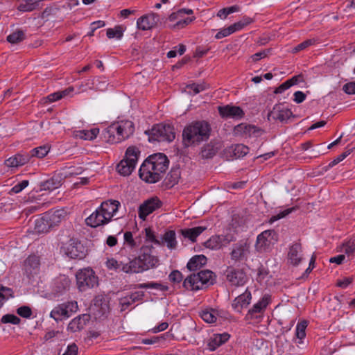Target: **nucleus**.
<instances>
[{
  "label": "nucleus",
  "mask_w": 355,
  "mask_h": 355,
  "mask_svg": "<svg viewBox=\"0 0 355 355\" xmlns=\"http://www.w3.org/2000/svg\"><path fill=\"white\" fill-rule=\"evenodd\" d=\"M168 167V159L162 153L154 154L148 157L139 168V177L148 183L159 182Z\"/></svg>",
  "instance_id": "1"
},
{
  "label": "nucleus",
  "mask_w": 355,
  "mask_h": 355,
  "mask_svg": "<svg viewBox=\"0 0 355 355\" xmlns=\"http://www.w3.org/2000/svg\"><path fill=\"white\" fill-rule=\"evenodd\" d=\"M153 250L152 245H143L138 257L123 265V272L140 273L155 268L159 263V259L153 254Z\"/></svg>",
  "instance_id": "2"
},
{
  "label": "nucleus",
  "mask_w": 355,
  "mask_h": 355,
  "mask_svg": "<svg viewBox=\"0 0 355 355\" xmlns=\"http://www.w3.org/2000/svg\"><path fill=\"white\" fill-rule=\"evenodd\" d=\"M209 125L204 121H196L186 126L182 132L183 144L186 147L198 145L207 140L210 134Z\"/></svg>",
  "instance_id": "3"
},
{
  "label": "nucleus",
  "mask_w": 355,
  "mask_h": 355,
  "mask_svg": "<svg viewBox=\"0 0 355 355\" xmlns=\"http://www.w3.org/2000/svg\"><path fill=\"white\" fill-rule=\"evenodd\" d=\"M135 125L132 121L121 120L112 123L104 132L105 140L111 144H117L128 139L134 134Z\"/></svg>",
  "instance_id": "4"
},
{
  "label": "nucleus",
  "mask_w": 355,
  "mask_h": 355,
  "mask_svg": "<svg viewBox=\"0 0 355 355\" xmlns=\"http://www.w3.org/2000/svg\"><path fill=\"white\" fill-rule=\"evenodd\" d=\"M214 280V273L209 270H204L189 275L184 280L183 286L187 290L198 291L213 284Z\"/></svg>",
  "instance_id": "5"
},
{
  "label": "nucleus",
  "mask_w": 355,
  "mask_h": 355,
  "mask_svg": "<svg viewBox=\"0 0 355 355\" xmlns=\"http://www.w3.org/2000/svg\"><path fill=\"white\" fill-rule=\"evenodd\" d=\"M140 151L135 146H130L127 148L125 158L117 165L118 172L123 175H130L135 169L138 161Z\"/></svg>",
  "instance_id": "6"
},
{
  "label": "nucleus",
  "mask_w": 355,
  "mask_h": 355,
  "mask_svg": "<svg viewBox=\"0 0 355 355\" xmlns=\"http://www.w3.org/2000/svg\"><path fill=\"white\" fill-rule=\"evenodd\" d=\"M149 141H172L175 139L173 128L170 125L157 124L151 130L145 132Z\"/></svg>",
  "instance_id": "7"
},
{
  "label": "nucleus",
  "mask_w": 355,
  "mask_h": 355,
  "mask_svg": "<svg viewBox=\"0 0 355 355\" xmlns=\"http://www.w3.org/2000/svg\"><path fill=\"white\" fill-rule=\"evenodd\" d=\"M77 285L80 291L94 288L98 285V278L90 268L80 270L76 273Z\"/></svg>",
  "instance_id": "8"
},
{
  "label": "nucleus",
  "mask_w": 355,
  "mask_h": 355,
  "mask_svg": "<svg viewBox=\"0 0 355 355\" xmlns=\"http://www.w3.org/2000/svg\"><path fill=\"white\" fill-rule=\"evenodd\" d=\"M250 254V243L248 241H240L233 245L230 256L234 263H241L247 261Z\"/></svg>",
  "instance_id": "9"
},
{
  "label": "nucleus",
  "mask_w": 355,
  "mask_h": 355,
  "mask_svg": "<svg viewBox=\"0 0 355 355\" xmlns=\"http://www.w3.org/2000/svg\"><path fill=\"white\" fill-rule=\"evenodd\" d=\"M78 303L76 301L67 302L55 306L50 313L51 318L55 320H62L63 318H68L72 313L77 311Z\"/></svg>",
  "instance_id": "10"
},
{
  "label": "nucleus",
  "mask_w": 355,
  "mask_h": 355,
  "mask_svg": "<svg viewBox=\"0 0 355 355\" xmlns=\"http://www.w3.org/2000/svg\"><path fill=\"white\" fill-rule=\"evenodd\" d=\"M277 241V235L274 230H266L257 236L256 249L259 252H264Z\"/></svg>",
  "instance_id": "11"
},
{
  "label": "nucleus",
  "mask_w": 355,
  "mask_h": 355,
  "mask_svg": "<svg viewBox=\"0 0 355 355\" xmlns=\"http://www.w3.org/2000/svg\"><path fill=\"white\" fill-rule=\"evenodd\" d=\"M268 121H279L286 123L291 117H295L291 110L282 104H276L268 114Z\"/></svg>",
  "instance_id": "12"
},
{
  "label": "nucleus",
  "mask_w": 355,
  "mask_h": 355,
  "mask_svg": "<svg viewBox=\"0 0 355 355\" xmlns=\"http://www.w3.org/2000/svg\"><path fill=\"white\" fill-rule=\"evenodd\" d=\"M64 253L71 259H83L85 255V249L83 245L75 240L71 239L62 248Z\"/></svg>",
  "instance_id": "13"
},
{
  "label": "nucleus",
  "mask_w": 355,
  "mask_h": 355,
  "mask_svg": "<svg viewBox=\"0 0 355 355\" xmlns=\"http://www.w3.org/2000/svg\"><path fill=\"white\" fill-rule=\"evenodd\" d=\"M225 275L227 280L233 286H243L247 280V276L242 270L232 267L227 268Z\"/></svg>",
  "instance_id": "14"
},
{
  "label": "nucleus",
  "mask_w": 355,
  "mask_h": 355,
  "mask_svg": "<svg viewBox=\"0 0 355 355\" xmlns=\"http://www.w3.org/2000/svg\"><path fill=\"white\" fill-rule=\"evenodd\" d=\"M161 205L162 202L158 198H151L146 200L139 207V217L144 220L147 216L159 209Z\"/></svg>",
  "instance_id": "15"
},
{
  "label": "nucleus",
  "mask_w": 355,
  "mask_h": 355,
  "mask_svg": "<svg viewBox=\"0 0 355 355\" xmlns=\"http://www.w3.org/2000/svg\"><path fill=\"white\" fill-rule=\"evenodd\" d=\"M269 304V297H263L258 302L249 309L245 318L247 320L259 319Z\"/></svg>",
  "instance_id": "16"
},
{
  "label": "nucleus",
  "mask_w": 355,
  "mask_h": 355,
  "mask_svg": "<svg viewBox=\"0 0 355 355\" xmlns=\"http://www.w3.org/2000/svg\"><path fill=\"white\" fill-rule=\"evenodd\" d=\"M159 20V15L156 13H150L139 17L137 21L139 29L147 31L154 28Z\"/></svg>",
  "instance_id": "17"
},
{
  "label": "nucleus",
  "mask_w": 355,
  "mask_h": 355,
  "mask_svg": "<svg viewBox=\"0 0 355 355\" xmlns=\"http://www.w3.org/2000/svg\"><path fill=\"white\" fill-rule=\"evenodd\" d=\"M234 133L237 135L244 137H259L262 133V130L252 125L241 123L234 128Z\"/></svg>",
  "instance_id": "18"
},
{
  "label": "nucleus",
  "mask_w": 355,
  "mask_h": 355,
  "mask_svg": "<svg viewBox=\"0 0 355 355\" xmlns=\"http://www.w3.org/2000/svg\"><path fill=\"white\" fill-rule=\"evenodd\" d=\"M303 260L302 245L300 243H295L290 248L288 252V261L290 264L296 266Z\"/></svg>",
  "instance_id": "19"
},
{
  "label": "nucleus",
  "mask_w": 355,
  "mask_h": 355,
  "mask_svg": "<svg viewBox=\"0 0 355 355\" xmlns=\"http://www.w3.org/2000/svg\"><path fill=\"white\" fill-rule=\"evenodd\" d=\"M218 112L223 118L241 119L244 116L243 110L238 106L229 105L220 106Z\"/></svg>",
  "instance_id": "20"
},
{
  "label": "nucleus",
  "mask_w": 355,
  "mask_h": 355,
  "mask_svg": "<svg viewBox=\"0 0 355 355\" xmlns=\"http://www.w3.org/2000/svg\"><path fill=\"white\" fill-rule=\"evenodd\" d=\"M85 222L87 225L96 227L108 223L110 220L98 208L86 218Z\"/></svg>",
  "instance_id": "21"
},
{
  "label": "nucleus",
  "mask_w": 355,
  "mask_h": 355,
  "mask_svg": "<svg viewBox=\"0 0 355 355\" xmlns=\"http://www.w3.org/2000/svg\"><path fill=\"white\" fill-rule=\"evenodd\" d=\"M31 155L28 153H17L15 155L6 159L4 164L8 168H17L29 162Z\"/></svg>",
  "instance_id": "22"
},
{
  "label": "nucleus",
  "mask_w": 355,
  "mask_h": 355,
  "mask_svg": "<svg viewBox=\"0 0 355 355\" xmlns=\"http://www.w3.org/2000/svg\"><path fill=\"white\" fill-rule=\"evenodd\" d=\"M251 293L246 290L243 293L236 297L233 301L232 308L237 312H241L243 308L248 306L251 301Z\"/></svg>",
  "instance_id": "23"
},
{
  "label": "nucleus",
  "mask_w": 355,
  "mask_h": 355,
  "mask_svg": "<svg viewBox=\"0 0 355 355\" xmlns=\"http://www.w3.org/2000/svg\"><path fill=\"white\" fill-rule=\"evenodd\" d=\"M223 147V143L219 140L211 141L205 145L202 151L201 155L203 158L213 157Z\"/></svg>",
  "instance_id": "24"
},
{
  "label": "nucleus",
  "mask_w": 355,
  "mask_h": 355,
  "mask_svg": "<svg viewBox=\"0 0 355 355\" xmlns=\"http://www.w3.org/2000/svg\"><path fill=\"white\" fill-rule=\"evenodd\" d=\"M120 202L117 200H107L101 203L100 209L107 218L110 221L112 218L114 216L118 211Z\"/></svg>",
  "instance_id": "25"
},
{
  "label": "nucleus",
  "mask_w": 355,
  "mask_h": 355,
  "mask_svg": "<svg viewBox=\"0 0 355 355\" xmlns=\"http://www.w3.org/2000/svg\"><path fill=\"white\" fill-rule=\"evenodd\" d=\"M40 266V257L35 254H31L26 258L24 261V268L26 273L29 275L38 272Z\"/></svg>",
  "instance_id": "26"
},
{
  "label": "nucleus",
  "mask_w": 355,
  "mask_h": 355,
  "mask_svg": "<svg viewBox=\"0 0 355 355\" xmlns=\"http://www.w3.org/2000/svg\"><path fill=\"white\" fill-rule=\"evenodd\" d=\"M45 218L49 223L51 227L58 225L66 216V211L64 209L51 210L45 214Z\"/></svg>",
  "instance_id": "27"
},
{
  "label": "nucleus",
  "mask_w": 355,
  "mask_h": 355,
  "mask_svg": "<svg viewBox=\"0 0 355 355\" xmlns=\"http://www.w3.org/2000/svg\"><path fill=\"white\" fill-rule=\"evenodd\" d=\"M144 293L143 291H135L130 295L120 299V304L122 309H125L133 303L143 299Z\"/></svg>",
  "instance_id": "28"
},
{
  "label": "nucleus",
  "mask_w": 355,
  "mask_h": 355,
  "mask_svg": "<svg viewBox=\"0 0 355 355\" xmlns=\"http://www.w3.org/2000/svg\"><path fill=\"white\" fill-rule=\"evenodd\" d=\"M89 315L83 314L73 319L68 324V329L76 332L82 329L89 320Z\"/></svg>",
  "instance_id": "29"
},
{
  "label": "nucleus",
  "mask_w": 355,
  "mask_h": 355,
  "mask_svg": "<svg viewBox=\"0 0 355 355\" xmlns=\"http://www.w3.org/2000/svg\"><path fill=\"white\" fill-rule=\"evenodd\" d=\"M180 176V168H172L164 180V185L167 188H172L178 183Z\"/></svg>",
  "instance_id": "30"
},
{
  "label": "nucleus",
  "mask_w": 355,
  "mask_h": 355,
  "mask_svg": "<svg viewBox=\"0 0 355 355\" xmlns=\"http://www.w3.org/2000/svg\"><path fill=\"white\" fill-rule=\"evenodd\" d=\"M229 338L230 335L227 333L214 335L208 341L207 346L209 349L210 351H214L219 346L227 341Z\"/></svg>",
  "instance_id": "31"
},
{
  "label": "nucleus",
  "mask_w": 355,
  "mask_h": 355,
  "mask_svg": "<svg viewBox=\"0 0 355 355\" xmlns=\"http://www.w3.org/2000/svg\"><path fill=\"white\" fill-rule=\"evenodd\" d=\"M207 257L205 255H196L193 257L188 262L187 267L191 271L200 269L207 263Z\"/></svg>",
  "instance_id": "32"
},
{
  "label": "nucleus",
  "mask_w": 355,
  "mask_h": 355,
  "mask_svg": "<svg viewBox=\"0 0 355 355\" xmlns=\"http://www.w3.org/2000/svg\"><path fill=\"white\" fill-rule=\"evenodd\" d=\"M206 230L205 227L198 226L193 228L182 230V234L185 238H188L192 242L196 241V238Z\"/></svg>",
  "instance_id": "33"
},
{
  "label": "nucleus",
  "mask_w": 355,
  "mask_h": 355,
  "mask_svg": "<svg viewBox=\"0 0 355 355\" xmlns=\"http://www.w3.org/2000/svg\"><path fill=\"white\" fill-rule=\"evenodd\" d=\"M51 228L49 223H48L46 218H45L44 214L42 218L35 220V231L37 233H45L48 232Z\"/></svg>",
  "instance_id": "34"
},
{
  "label": "nucleus",
  "mask_w": 355,
  "mask_h": 355,
  "mask_svg": "<svg viewBox=\"0 0 355 355\" xmlns=\"http://www.w3.org/2000/svg\"><path fill=\"white\" fill-rule=\"evenodd\" d=\"M94 306L102 315L105 314L109 310L108 302L106 298L103 295H98L94 299Z\"/></svg>",
  "instance_id": "35"
},
{
  "label": "nucleus",
  "mask_w": 355,
  "mask_h": 355,
  "mask_svg": "<svg viewBox=\"0 0 355 355\" xmlns=\"http://www.w3.org/2000/svg\"><path fill=\"white\" fill-rule=\"evenodd\" d=\"M98 133V128H92L91 130L77 131L76 133V137L85 140H93L97 137Z\"/></svg>",
  "instance_id": "36"
},
{
  "label": "nucleus",
  "mask_w": 355,
  "mask_h": 355,
  "mask_svg": "<svg viewBox=\"0 0 355 355\" xmlns=\"http://www.w3.org/2000/svg\"><path fill=\"white\" fill-rule=\"evenodd\" d=\"M42 0H21L18 10L22 12H31L36 8Z\"/></svg>",
  "instance_id": "37"
},
{
  "label": "nucleus",
  "mask_w": 355,
  "mask_h": 355,
  "mask_svg": "<svg viewBox=\"0 0 355 355\" xmlns=\"http://www.w3.org/2000/svg\"><path fill=\"white\" fill-rule=\"evenodd\" d=\"M218 315V311L211 309H205L201 311L200 316L202 319L207 323H214L216 322Z\"/></svg>",
  "instance_id": "38"
},
{
  "label": "nucleus",
  "mask_w": 355,
  "mask_h": 355,
  "mask_svg": "<svg viewBox=\"0 0 355 355\" xmlns=\"http://www.w3.org/2000/svg\"><path fill=\"white\" fill-rule=\"evenodd\" d=\"M209 85L206 84L205 83H202L199 84H191L187 85L185 88V91L191 94V95H196L200 92L205 91L208 88Z\"/></svg>",
  "instance_id": "39"
},
{
  "label": "nucleus",
  "mask_w": 355,
  "mask_h": 355,
  "mask_svg": "<svg viewBox=\"0 0 355 355\" xmlns=\"http://www.w3.org/2000/svg\"><path fill=\"white\" fill-rule=\"evenodd\" d=\"M163 243L166 242L167 247L170 249H174L176 247L177 242L175 240V232L173 230H169L165 232L162 237Z\"/></svg>",
  "instance_id": "40"
},
{
  "label": "nucleus",
  "mask_w": 355,
  "mask_h": 355,
  "mask_svg": "<svg viewBox=\"0 0 355 355\" xmlns=\"http://www.w3.org/2000/svg\"><path fill=\"white\" fill-rule=\"evenodd\" d=\"M204 246L211 250H218L223 247L219 236H213L204 243Z\"/></svg>",
  "instance_id": "41"
},
{
  "label": "nucleus",
  "mask_w": 355,
  "mask_h": 355,
  "mask_svg": "<svg viewBox=\"0 0 355 355\" xmlns=\"http://www.w3.org/2000/svg\"><path fill=\"white\" fill-rule=\"evenodd\" d=\"M231 150L235 158H241L246 155L249 152L248 146L243 144H236L231 146Z\"/></svg>",
  "instance_id": "42"
},
{
  "label": "nucleus",
  "mask_w": 355,
  "mask_h": 355,
  "mask_svg": "<svg viewBox=\"0 0 355 355\" xmlns=\"http://www.w3.org/2000/svg\"><path fill=\"white\" fill-rule=\"evenodd\" d=\"M276 344L277 347L279 349L277 352L279 354L288 353L292 347L291 343L284 338H279L277 340Z\"/></svg>",
  "instance_id": "43"
},
{
  "label": "nucleus",
  "mask_w": 355,
  "mask_h": 355,
  "mask_svg": "<svg viewBox=\"0 0 355 355\" xmlns=\"http://www.w3.org/2000/svg\"><path fill=\"white\" fill-rule=\"evenodd\" d=\"M50 150V147L48 145H44L40 147L33 148L31 150V157H37L38 158H42L45 157Z\"/></svg>",
  "instance_id": "44"
},
{
  "label": "nucleus",
  "mask_w": 355,
  "mask_h": 355,
  "mask_svg": "<svg viewBox=\"0 0 355 355\" xmlns=\"http://www.w3.org/2000/svg\"><path fill=\"white\" fill-rule=\"evenodd\" d=\"M25 39V33L22 31H17L7 37V41L11 44H17Z\"/></svg>",
  "instance_id": "45"
},
{
  "label": "nucleus",
  "mask_w": 355,
  "mask_h": 355,
  "mask_svg": "<svg viewBox=\"0 0 355 355\" xmlns=\"http://www.w3.org/2000/svg\"><path fill=\"white\" fill-rule=\"evenodd\" d=\"M193 12L191 9L182 8L178 10L177 12L171 13L168 17V19L171 21H173L175 20L178 21L180 19V18H182V17L184 15H191L193 14Z\"/></svg>",
  "instance_id": "46"
},
{
  "label": "nucleus",
  "mask_w": 355,
  "mask_h": 355,
  "mask_svg": "<svg viewBox=\"0 0 355 355\" xmlns=\"http://www.w3.org/2000/svg\"><path fill=\"white\" fill-rule=\"evenodd\" d=\"M122 261H119L116 259L112 258L107 259L106 261V266L110 270H114L116 272H123L122 270L123 265H124Z\"/></svg>",
  "instance_id": "47"
},
{
  "label": "nucleus",
  "mask_w": 355,
  "mask_h": 355,
  "mask_svg": "<svg viewBox=\"0 0 355 355\" xmlns=\"http://www.w3.org/2000/svg\"><path fill=\"white\" fill-rule=\"evenodd\" d=\"M139 288H153L158 289L162 291H168V288L167 286L162 285L157 282H148L140 284L137 286Z\"/></svg>",
  "instance_id": "48"
},
{
  "label": "nucleus",
  "mask_w": 355,
  "mask_h": 355,
  "mask_svg": "<svg viewBox=\"0 0 355 355\" xmlns=\"http://www.w3.org/2000/svg\"><path fill=\"white\" fill-rule=\"evenodd\" d=\"M254 22V19L250 17L244 16L240 21L233 24L236 31L242 30L245 26Z\"/></svg>",
  "instance_id": "49"
},
{
  "label": "nucleus",
  "mask_w": 355,
  "mask_h": 355,
  "mask_svg": "<svg viewBox=\"0 0 355 355\" xmlns=\"http://www.w3.org/2000/svg\"><path fill=\"white\" fill-rule=\"evenodd\" d=\"M235 32H236V30L234 28V25L232 24L227 28H223L220 31H219L215 35V38L219 40L227 37Z\"/></svg>",
  "instance_id": "50"
},
{
  "label": "nucleus",
  "mask_w": 355,
  "mask_h": 355,
  "mask_svg": "<svg viewBox=\"0 0 355 355\" xmlns=\"http://www.w3.org/2000/svg\"><path fill=\"white\" fill-rule=\"evenodd\" d=\"M343 251L347 256H352L355 252V243L353 240H349L348 241L344 243L342 245Z\"/></svg>",
  "instance_id": "51"
},
{
  "label": "nucleus",
  "mask_w": 355,
  "mask_h": 355,
  "mask_svg": "<svg viewBox=\"0 0 355 355\" xmlns=\"http://www.w3.org/2000/svg\"><path fill=\"white\" fill-rule=\"evenodd\" d=\"M107 36L108 38L116 37L120 39L123 36V31L121 26H116L114 28H108L107 30Z\"/></svg>",
  "instance_id": "52"
},
{
  "label": "nucleus",
  "mask_w": 355,
  "mask_h": 355,
  "mask_svg": "<svg viewBox=\"0 0 355 355\" xmlns=\"http://www.w3.org/2000/svg\"><path fill=\"white\" fill-rule=\"evenodd\" d=\"M42 187L44 190L52 191L60 187V182L52 178L43 182Z\"/></svg>",
  "instance_id": "53"
},
{
  "label": "nucleus",
  "mask_w": 355,
  "mask_h": 355,
  "mask_svg": "<svg viewBox=\"0 0 355 355\" xmlns=\"http://www.w3.org/2000/svg\"><path fill=\"white\" fill-rule=\"evenodd\" d=\"M1 321L3 324L11 323L13 324H19L21 322V320L19 318L13 314H6L1 318Z\"/></svg>",
  "instance_id": "54"
},
{
  "label": "nucleus",
  "mask_w": 355,
  "mask_h": 355,
  "mask_svg": "<svg viewBox=\"0 0 355 355\" xmlns=\"http://www.w3.org/2000/svg\"><path fill=\"white\" fill-rule=\"evenodd\" d=\"M307 324L308 322L306 320H304L297 324L296 327V336L298 338L302 339L305 337V330L307 327Z\"/></svg>",
  "instance_id": "55"
},
{
  "label": "nucleus",
  "mask_w": 355,
  "mask_h": 355,
  "mask_svg": "<svg viewBox=\"0 0 355 355\" xmlns=\"http://www.w3.org/2000/svg\"><path fill=\"white\" fill-rule=\"evenodd\" d=\"M314 43H315V40H313V39L306 40L304 41L303 42L297 45L295 48H293V49L292 50V52L297 53L300 51H302V50L306 49L307 47H309V46L313 44Z\"/></svg>",
  "instance_id": "56"
},
{
  "label": "nucleus",
  "mask_w": 355,
  "mask_h": 355,
  "mask_svg": "<svg viewBox=\"0 0 355 355\" xmlns=\"http://www.w3.org/2000/svg\"><path fill=\"white\" fill-rule=\"evenodd\" d=\"M124 244H126L130 248H133L137 246L136 241L133 239L131 232H125L123 235Z\"/></svg>",
  "instance_id": "57"
},
{
  "label": "nucleus",
  "mask_w": 355,
  "mask_h": 355,
  "mask_svg": "<svg viewBox=\"0 0 355 355\" xmlns=\"http://www.w3.org/2000/svg\"><path fill=\"white\" fill-rule=\"evenodd\" d=\"M17 313L21 317L24 318H29L32 315V310L28 306H22L17 309Z\"/></svg>",
  "instance_id": "58"
},
{
  "label": "nucleus",
  "mask_w": 355,
  "mask_h": 355,
  "mask_svg": "<svg viewBox=\"0 0 355 355\" xmlns=\"http://www.w3.org/2000/svg\"><path fill=\"white\" fill-rule=\"evenodd\" d=\"M194 19H195L194 17H189L184 19L180 18V19L178 20L177 21V23L172 26V28H182L185 27L186 26H187L189 24H190L191 21H193Z\"/></svg>",
  "instance_id": "59"
},
{
  "label": "nucleus",
  "mask_w": 355,
  "mask_h": 355,
  "mask_svg": "<svg viewBox=\"0 0 355 355\" xmlns=\"http://www.w3.org/2000/svg\"><path fill=\"white\" fill-rule=\"evenodd\" d=\"M146 232V236L148 240L150 241L151 242L154 243L155 244L162 245L163 241H160L159 240L157 239L155 236L154 235V232L150 228H146L145 229Z\"/></svg>",
  "instance_id": "60"
},
{
  "label": "nucleus",
  "mask_w": 355,
  "mask_h": 355,
  "mask_svg": "<svg viewBox=\"0 0 355 355\" xmlns=\"http://www.w3.org/2000/svg\"><path fill=\"white\" fill-rule=\"evenodd\" d=\"M295 209V207H291V208L286 209L279 212L278 214L272 216V218L270 220V223H272V222H274L277 220H279L280 218H284L285 216H286L287 215L291 214Z\"/></svg>",
  "instance_id": "61"
},
{
  "label": "nucleus",
  "mask_w": 355,
  "mask_h": 355,
  "mask_svg": "<svg viewBox=\"0 0 355 355\" xmlns=\"http://www.w3.org/2000/svg\"><path fill=\"white\" fill-rule=\"evenodd\" d=\"M28 180H22L11 189V192L18 193L28 185Z\"/></svg>",
  "instance_id": "62"
},
{
  "label": "nucleus",
  "mask_w": 355,
  "mask_h": 355,
  "mask_svg": "<svg viewBox=\"0 0 355 355\" xmlns=\"http://www.w3.org/2000/svg\"><path fill=\"white\" fill-rule=\"evenodd\" d=\"M183 279L182 274L178 270H173L169 275L170 281L174 283H180Z\"/></svg>",
  "instance_id": "63"
},
{
  "label": "nucleus",
  "mask_w": 355,
  "mask_h": 355,
  "mask_svg": "<svg viewBox=\"0 0 355 355\" xmlns=\"http://www.w3.org/2000/svg\"><path fill=\"white\" fill-rule=\"evenodd\" d=\"M343 90L347 94H355V81L345 84Z\"/></svg>",
  "instance_id": "64"
}]
</instances>
